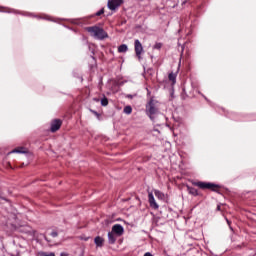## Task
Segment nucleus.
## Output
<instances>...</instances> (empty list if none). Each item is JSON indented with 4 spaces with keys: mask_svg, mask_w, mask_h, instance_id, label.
Masks as SVG:
<instances>
[{
    "mask_svg": "<svg viewBox=\"0 0 256 256\" xmlns=\"http://www.w3.org/2000/svg\"><path fill=\"white\" fill-rule=\"evenodd\" d=\"M101 105H102L103 107H107V105H109V101L107 100V98H103V99L101 100Z\"/></svg>",
    "mask_w": 256,
    "mask_h": 256,
    "instance_id": "nucleus-16",
    "label": "nucleus"
},
{
    "mask_svg": "<svg viewBox=\"0 0 256 256\" xmlns=\"http://www.w3.org/2000/svg\"><path fill=\"white\" fill-rule=\"evenodd\" d=\"M148 201L152 209H159V204H157V202L155 201V196H153V192H150L148 194Z\"/></svg>",
    "mask_w": 256,
    "mask_h": 256,
    "instance_id": "nucleus-7",
    "label": "nucleus"
},
{
    "mask_svg": "<svg viewBox=\"0 0 256 256\" xmlns=\"http://www.w3.org/2000/svg\"><path fill=\"white\" fill-rule=\"evenodd\" d=\"M127 49H128L127 45L122 44V45H120V46L118 47V52H119V53H127Z\"/></svg>",
    "mask_w": 256,
    "mask_h": 256,
    "instance_id": "nucleus-13",
    "label": "nucleus"
},
{
    "mask_svg": "<svg viewBox=\"0 0 256 256\" xmlns=\"http://www.w3.org/2000/svg\"><path fill=\"white\" fill-rule=\"evenodd\" d=\"M124 113L126 115H131V113H133V108H131V106L124 107Z\"/></svg>",
    "mask_w": 256,
    "mask_h": 256,
    "instance_id": "nucleus-14",
    "label": "nucleus"
},
{
    "mask_svg": "<svg viewBox=\"0 0 256 256\" xmlns=\"http://www.w3.org/2000/svg\"><path fill=\"white\" fill-rule=\"evenodd\" d=\"M94 243L96 247H103V243H105V240L101 236H98L94 239Z\"/></svg>",
    "mask_w": 256,
    "mask_h": 256,
    "instance_id": "nucleus-11",
    "label": "nucleus"
},
{
    "mask_svg": "<svg viewBox=\"0 0 256 256\" xmlns=\"http://www.w3.org/2000/svg\"><path fill=\"white\" fill-rule=\"evenodd\" d=\"M117 237H119L117 234H114L112 231L108 232V241L113 245L115 241H117Z\"/></svg>",
    "mask_w": 256,
    "mask_h": 256,
    "instance_id": "nucleus-10",
    "label": "nucleus"
},
{
    "mask_svg": "<svg viewBox=\"0 0 256 256\" xmlns=\"http://www.w3.org/2000/svg\"><path fill=\"white\" fill-rule=\"evenodd\" d=\"M38 256H55V254L54 253L47 254V253H44V252H40V253H38Z\"/></svg>",
    "mask_w": 256,
    "mask_h": 256,
    "instance_id": "nucleus-17",
    "label": "nucleus"
},
{
    "mask_svg": "<svg viewBox=\"0 0 256 256\" xmlns=\"http://www.w3.org/2000/svg\"><path fill=\"white\" fill-rule=\"evenodd\" d=\"M161 47H162L161 43H157L155 44L154 49H161Z\"/></svg>",
    "mask_w": 256,
    "mask_h": 256,
    "instance_id": "nucleus-18",
    "label": "nucleus"
},
{
    "mask_svg": "<svg viewBox=\"0 0 256 256\" xmlns=\"http://www.w3.org/2000/svg\"><path fill=\"white\" fill-rule=\"evenodd\" d=\"M104 11L103 10H100L99 12L96 13V15H103Z\"/></svg>",
    "mask_w": 256,
    "mask_h": 256,
    "instance_id": "nucleus-19",
    "label": "nucleus"
},
{
    "mask_svg": "<svg viewBox=\"0 0 256 256\" xmlns=\"http://www.w3.org/2000/svg\"><path fill=\"white\" fill-rule=\"evenodd\" d=\"M123 4V0H109L108 1V9L110 11H115V9H118Z\"/></svg>",
    "mask_w": 256,
    "mask_h": 256,
    "instance_id": "nucleus-4",
    "label": "nucleus"
},
{
    "mask_svg": "<svg viewBox=\"0 0 256 256\" xmlns=\"http://www.w3.org/2000/svg\"><path fill=\"white\" fill-rule=\"evenodd\" d=\"M157 113H159V102L152 98L146 105V114L153 119V115H157Z\"/></svg>",
    "mask_w": 256,
    "mask_h": 256,
    "instance_id": "nucleus-1",
    "label": "nucleus"
},
{
    "mask_svg": "<svg viewBox=\"0 0 256 256\" xmlns=\"http://www.w3.org/2000/svg\"><path fill=\"white\" fill-rule=\"evenodd\" d=\"M227 223H228V225H229V220H227Z\"/></svg>",
    "mask_w": 256,
    "mask_h": 256,
    "instance_id": "nucleus-24",
    "label": "nucleus"
},
{
    "mask_svg": "<svg viewBox=\"0 0 256 256\" xmlns=\"http://www.w3.org/2000/svg\"><path fill=\"white\" fill-rule=\"evenodd\" d=\"M86 31H88V33H90V35L92 37H94L95 39H105V38H107V32L105 30H103L102 28H99L97 26L88 27V28H86Z\"/></svg>",
    "mask_w": 256,
    "mask_h": 256,
    "instance_id": "nucleus-2",
    "label": "nucleus"
},
{
    "mask_svg": "<svg viewBox=\"0 0 256 256\" xmlns=\"http://www.w3.org/2000/svg\"><path fill=\"white\" fill-rule=\"evenodd\" d=\"M154 195L160 201H165L167 199V195H165L163 192H161L159 190H154Z\"/></svg>",
    "mask_w": 256,
    "mask_h": 256,
    "instance_id": "nucleus-9",
    "label": "nucleus"
},
{
    "mask_svg": "<svg viewBox=\"0 0 256 256\" xmlns=\"http://www.w3.org/2000/svg\"><path fill=\"white\" fill-rule=\"evenodd\" d=\"M52 236H53V237H57V233H55V232L52 233Z\"/></svg>",
    "mask_w": 256,
    "mask_h": 256,
    "instance_id": "nucleus-23",
    "label": "nucleus"
},
{
    "mask_svg": "<svg viewBox=\"0 0 256 256\" xmlns=\"http://www.w3.org/2000/svg\"><path fill=\"white\" fill-rule=\"evenodd\" d=\"M111 232L114 235H117L118 237H121V235H123L125 233V228H123V226H121V224H115V225L112 226Z\"/></svg>",
    "mask_w": 256,
    "mask_h": 256,
    "instance_id": "nucleus-5",
    "label": "nucleus"
},
{
    "mask_svg": "<svg viewBox=\"0 0 256 256\" xmlns=\"http://www.w3.org/2000/svg\"><path fill=\"white\" fill-rule=\"evenodd\" d=\"M144 256H153L151 253L147 252L146 254H144Z\"/></svg>",
    "mask_w": 256,
    "mask_h": 256,
    "instance_id": "nucleus-20",
    "label": "nucleus"
},
{
    "mask_svg": "<svg viewBox=\"0 0 256 256\" xmlns=\"http://www.w3.org/2000/svg\"><path fill=\"white\" fill-rule=\"evenodd\" d=\"M60 256H69V254H67V253H61Z\"/></svg>",
    "mask_w": 256,
    "mask_h": 256,
    "instance_id": "nucleus-21",
    "label": "nucleus"
},
{
    "mask_svg": "<svg viewBox=\"0 0 256 256\" xmlns=\"http://www.w3.org/2000/svg\"><path fill=\"white\" fill-rule=\"evenodd\" d=\"M12 153H27V151H25V149L23 148H17V149H14Z\"/></svg>",
    "mask_w": 256,
    "mask_h": 256,
    "instance_id": "nucleus-15",
    "label": "nucleus"
},
{
    "mask_svg": "<svg viewBox=\"0 0 256 256\" xmlns=\"http://www.w3.org/2000/svg\"><path fill=\"white\" fill-rule=\"evenodd\" d=\"M194 185L200 189H210L211 191H217L219 189V185L211 182H194Z\"/></svg>",
    "mask_w": 256,
    "mask_h": 256,
    "instance_id": "nucleus-3",
    "label": "nucleus"
},
{
    "mask_svg": "<svg viewBox=\"0 0 256 256\" xmlns=\"http://www.w3.org/2000/svg\"><path fill=\"white\" fill-rule=\"evenodd\" d=\"M135 53L138 59H141V53H143V45L139 40H135Z\"/></svg>",
    "mask_w": 256,
    "mask_h": 256,
    "instance_id": "nucleus-6",
    "label": "nucleus"
},
{
    "mask_svg": "<svg viewBox=\"0 0 256 256\" xmlns=\"http://www.w3.org/2000/svg\"><path fill=\"white\" fill-rule=\"evenodd\" d=\"M62 123L63 122H61V120H59V119L53 120L52 123H51L52 133H55V131H59V129H61Z\"/></svg>",
    "mask_w": 256,
    "mask_h": 256,
    "instance_id": "nucleus-8",
    "label": "nucleus"
},
{
    "mask_svg": "<svg viewBox=\"0 0 256 256\" xmlns=\"http://www.w3.org/2000/svg\"><path fill=\"white\" fill-rule=\"evenodd\" d=\"M217 210H218V211H221V205H218V206H217Z\"/></svg>",
    "mask_w": 256,
    "mask_h": 256,
    "instance_id": "nucleus-22",
    "label": "nucleus"
},
{
    "mask_svg": "<svg viewBox=\"0 0 256 256\" xmlns=\"http://www.w3.org/2000/svg\"><path fill=\"white\" fill-rule=\"evenodd\" d=\"M168 77H169V81L172 82V85H175V81L177 79V74L176 73H170Z\"/></svg>",
    "mask_w": 256,
    "mask_h": 256,
    "instance_id": "nucleus-12",
    "label": "nucleus"
}]
</instances>
